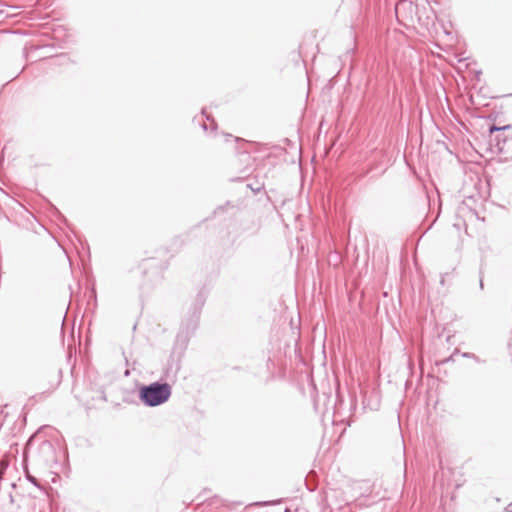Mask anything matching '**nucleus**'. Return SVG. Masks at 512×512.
<instances>
[{"label":"nucleus","instance_id":"f257e3e1","mask_svg":"<svg viewBox=\"0 0 512 512\" xmlns=\"http://www.w3.org/2000/svg\"><path fill=\"white\" fill-rule=\"evenodd\" d=\"M171 395V387L164 383H153L149 386L142 387L140 397L148 406H157L166 402Z\"/></svg>","mask_w":512,"mask_h":512},{"label":"nucleus","instance_id":"f03ea898","mask_svg":"<svg viewBox=\"0 0 512 512\" xmlns=\"http://www.w3.org/2000/svg\"><path fill=\"white\" fill-rule=\"evenodd\" d=\"M511 128H512L511 125H505V126H501V127L493 125V126L490 127L489 131H490V134H493L496 131L508 130V129H511Z\"/></svg>","mask_w":512,"mask_h":512}]
</instances>
